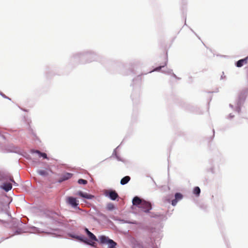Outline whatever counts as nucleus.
<instances>
[{"label":"nucleus","mask_w":248,"mask_h":248,"mask_svg":"<svg viewBox=\"0 0 248 248\" xmlns=\"http://www.w3.org/2000/svg\"><path fill=\"white\" fill-rule=\"evenodd\" d=\"M67 202L72 207H75L78 205V201L76 198L72 197H69L67 199Z\"/></svg>","instance_id":"nucleus-3"},{"label":"nucleus","mask_w":248,"mask_h":248,"mask_svg":"<svg viewBox=\"0 0 248 248\" xmlns=\"http://www.w3.org/2000/svg\"><path fill=\"white\" fill-rule=\"evenodd\" d=\"M31 152L38 154L40 157H43L44 158H47V155L46 153H41L38 150H32Z\"/></svg>","instance_id":"nucleus-13"},{"label":"nucleus","mask_w":248,"mask_h":248,"mask_svg":"<svg viewBox=\"0 0 248 248\" xmlns=\"http://www.w3.org/2000/svg\"><path fill=\"white\" fill-rule=\"evenodd\" d=\"M9 179H10V180L11 181H12V182H13V183H15V181H14V180L13 178V177H12V176H10H10H9Z\"/></svg>","instance_id":"nucleus-22"},{"label":"nucleus","mask_w":248,"mask_h":248,"mask_svg":"<svg viewBox=\"0 0 248 248\" xmlns=\"http://www.w3.org/2000/svg\"><path fill=\"white\" fill-rule=\"evenodd\" d=\"M163 67V66H159V67H156V68L154 70V71H159V70L161 69V68L162 67Z\"/></svg>","instance_id":"nucleus-21"},{"label":"nucleus","mask_w":248,"mask_h":248,"mask_svg":"<svg viewBox=\"0 0 248 248\" xmlns=\"http://www.w3.org/2000/svg\"><path fill=\"white\" fill-rule=\"evenodd\" d=\"M38 173L42 176H47L48 175V173L46 170H39Z\"/></svg>","instance_id":"nucleus-15"},{"label":"nucleus","mask_w":248,"mask_h":248,"mask_svg":"<svg viewBox=\"0 0 248 248\" xmlns=\"http://www.w3.org/2000/svg\"><path fill=\"white\" fill-rule=\"evenodd\" d=\"M78 183L79 184L86 185L87 184V181L86 180L80 179L78 180Z\"/></svg>","instance_id":"nucleus-18"},{"label":"nucleus","mask_w":248,"mask_h":248,"mask_svg":"<svg viewBox=\"0 0 248 248\" xmlns=\"http://www.w3.org/2000/svg\"><path fill=\"white\" fill-rule=\"evenodd\" d=\"M100 243L108 245L109 248H116L117 243L112 239L105 235L99 237Z\"/></svg>","instance_id":"nucleus-1"},{"label":"nucleus","mask_w":248,"mask_h":248,"mask_svg":"<svg viewBox=\"0 0 248 248\" xmlns=\"http://www.w3.org/2000/svg\"><path fill=\"white\" fill-rule=\"evenodd\" d=\"M107 208L109 210H111L114 208V206L112 204H109L108 205Z\"/></svg>","instance_id":"nucleus-19"},{"label":"nucleus","mask_w":248,"mask_h":248,"mask_svg":"<svg viewBox=\"0 0 248 248\" xmlns=\"http://www.w3.org/2000/svg\"><path fill=\"white\" fill-rule=\"evenodd\" d=\"M85 232H86L87 235L88 236L90 239L91 240H93L94 241H97L98 240L96 238V237L90 231H89V230L87 228H85L84 229Z\"/></svg>","instance_id":"nucleus-6"},{"label":"nucleus","mask_w":248,"mask_h":248,"mask_svg":"<svg viewBox=\"0 0 248 248\" xmlns=\"http://www.w3.org/2000/svg\"><path fill=\"white\" fill-rule=\"evenodd\" d=\"M0 187L5 190L6 191H8L10 190L12 188V184L10 183H4L3 185H2Z\"/></svg>","instance_id":"nucleus-9"},{"label":"nucleus","mask_w":248,"mask_h":248,"mask_svg":"<svg viewBox=\"0 0 248 248\" xmlns=\"http://www.w3.org/2000/svg\"><path fill=\"white\" fill-rule=\"evenodd\" d=\"M201 192V189L198 186H196L194 187L193 189V193L196 195L197 196H199L200 195Z\"/></svg>","instance_id":"nucleus-14"},{"label":"nucleus","mask_w":248,"mask_h":248,"mask_svg":"<svg viewBox=\"0 0 248 248\" xmlns=\"http://www.w3.org/2000/svg\"><path fill=\"white\" fill-rule=\"evenodd\" d=\"M130 179H131V178L130 176H126L124 177H123L121 179V180L120 181V183L122 185H125L129 182V181L130 180Z\"/></svg>","instance_id":"nucleus-12"},{"label":"nucleus","mask_w":248,"mask_h":248,"mask_svg":"<svg viewBox=\"0 0 248 248\" xmlns=\"http://www.w3.org/2000/svg\"><path fill=\"white\" fill-rule=\"evenodd\" d=\"M93 240H91V239L90 240H86L85 244L89 245L90 246L94 247L95 246V242H93Z\"/></svg>","instance_id":"nucleus-16"},{"label":"nucleus","mask_w":248,"mask_h":248,"mask_svg":"<svg viewBox=\"0 0 248 248\" xmlns=\"http://www.w3.org/2000/svg\"><path fill=\"white\" fill-rule=\"evenodd\" d=\"M248 59V56L245 59L239 60L236 63V66L239 67L242 66L244 64L247 63Z\"/></svg>","instance_id":"nucleus-10"},{"label":"nucleus","mask_w":248,"mask_h":248,"mask_svg":"<svg viewBox=\"0 0 248 248\" xmlns=\"http://www.w3.org/2000/svg\"><path fill=\"white\" fill-rule=\"evenodd\" d=\"M143 200H141L138 197H135L134 198L132 201L133 204L134 205H139V207L140 206L142 201Z\"/></svg>","instance_id":"nucleus-8"},{"label":"nucleus","mask_w":248,"mask_h":248,"mask_svg":"<svg viewBox=\"0 0 248 248\" xmlns=\"http://www.w3.org/2000/svg\"><path fill=\"white\" fill-rule=\"evenodd\" d=\"M183 197V196L182 194L180 193H176L175 194V199L171 201V204L173 206H175L177 204L178 201L182 199Z\"/></svg>","instance_id":"nucleus-4"},{"label":"nucleus","mask_w":248,"mask_h":248,"mask_svg":"<svg viewBox=\"0 0 248 248\" xmlns=\"http://www.w3.org/2000/svg\"><path fill=\"white\" fill-rule=\"evenodd\" d=\"M74 237L78 240H80L81 242H84V243H85V242L87 240V239H84L82 236H74Z\"/></svg>","instance_id":"nucleus-17"},{"label":"nucleus","mask_w":248,"mask_h":248,"mask_svg":"<svg viewBox=\"0 0 248 248\" xmlns=\"http://www.w3.org/2000/svg\"><path fill=\"white\" fill-rule=\"evenodd\" d=\"M76 195L87 199H92L94 197L93 195L88 194L87 193H83L82 191L78 192L76 193Z\"/></svg>","instance_id":"nucleus-5"},{"label":"nucleus","mask_w":248,"mask_h":248,"mask_svg":"<svg viewBox=\"0 0 248 248\" xmlns=\"http://www.w3.org/2000/svg\"><path fill=\"white\" fill-rule=\"evenodd\" d=\"M140 207L142 208L145 212L148 213L152 209V205L149 202L143 200Z\"/></svg>","instance_id":"nucleus-2"},{"label":"nucleus","mask_w":248,"mask_h":248,"mask_svg":"<svg viewBox=\"0 0 248 248\" xmlns=\"http://www.w3.org/2000/svg\"><path fill=\"white\" fill-rule=\"evenodd\" d=\"M72 176V174L70 173H64L62 177L61 180H59L60 182H62L63 181L68 180Z\"/></svg>","instance_id":"nucleus-11"},{"label":"nucleus","mask_w":248,"mask_h":248,"mask_svg":"<svg viewBox=\"0 0 248 248\" xmlns=\"http://www.w3.org/2000/svg\"><path fill=\"white\" fill-rule=\"evenodd\" d=\"M107 195H108L109 197L112 200H115L118 197V194L114 190H111L108 192V194H107Z\"/></svg>","instance_id":"nucleus-7"},{"label":"nucleus","mask_w":248,"mask_h":248,"mask_svg":"<svg viewBox=\"0 0 248 248\" xmlns=\"http://www.w3.org/2000/svg\"><path fill=\"white\" fill-rule=\"evenodd\" d=\"M124 222L126 223H129V224H137V223L136 221H124Z\"/></svg>","instance_id":"nucleus-20"}]
</instances>
